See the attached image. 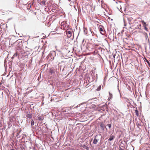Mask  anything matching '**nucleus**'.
Instances as JSON below:
<instances>
[{
	"instance_id": "f257e3e1",
	"label": "nucleus",
	"mask_w": 150,
	"mask_h": 150,
	"mask_svg": "<svg viewBox=\"0 0 150 150\" xmlns=\"http://www.w3.org/2000/svg\"><path fill=\"white\" fill-rule=\"evenodd\" d=\"M71 27L69 25L67 24V22L66 21H63L61 23V29L64 30H69Z\"/></svg>"
},
{
	"instance_id": "f03ea898",
	"label": "nucleus",
	"mask_w": 150,
	"mask_h": 150,
	"mask_svg": "<svg viewBox=\"0 0 150 150\" xmlns=\"http://www.w3.org/2000/svg\"><path fill=\"white\" fill-rule=\"evenodd\" d=\"M73 31V30L71 27L70 28V29L66 30L65 32L68 38H70L71 36Z\"/></svg>"
},
{
	"instance_id": "7ed1b4c3",
	"label": "nucleus",
	"mask_w": 150,
	"mask_h": 150,
	"mask_svg": "<svg viewBox=\"0 0 150 150\" xmlns=\"http://www.w3.org/2000/svg\"><path fill=\"white\" fill-rule=\"evenodd\" d=\"M100 138V136L96 135L95 137L94 140L93 142V143L94 144H96L99 140V138Z\"/></svg>"
},
{
	"instance_id": "20e7f679",
	"label": "nucleus",
	"mask_w": 150,
	"mask_h": 150,
	"mask_svg": "<svg viewBox=\"0 0 150 150\" xmlns=\"http://www.w3.org/2000/svg\"><path fill=\"white\" fill-rule=\"evenodd\" d=\"M56 71V70L55 69L52 68L50 69L49 72L51 74L54 73Z\"/></svg>"
},
{
	"instance_id": "39448f33",
	"label": "nucleus",
	"mask_w": 150,
	"mask_h": 150,
	"mask_svg": "<svg viewBox=\"0 0 150 150\" xmlns=\"http://www.w3.org/2000/svg\"><path fill=\"white\" fill-rule=\"evenodd\" d=\"M100 27L99 28V30L101 34H102V35L103 34V33H104V32L103 31V27L101 26H100Z\"/></svg>"
},
{
	"instance_id": "423d86ee",
	"label": "nucleus",
	"mask_w": 150,
	"mask_h": 150,
	"mask_svg": "<svg viewBox=\"0 0 150 150\" xmlns=\"http://www.w3.org/2000/svg\"><path fill=\"white\" fill-rule=\"evenodd\" d=\"M100 126L101 127V129H104L105 125L103 122H100L99 123Z\"/></svg>"
},
{
	"instance_id": "0eeeda50",
	"label": "nucleus",
	"mask_w": 150,
	"mask_h": 150,
	"mask_svg": "<svg viewBox=\"0 0 150 150\" xmlns=\"http://www.w3.org/2000/svg\"><path fill=\"white\" fill-rule=\"evenodd\" d=\"M115 138V136L114 135H111L108 139V140L109 141H112Z\"/></svg>"
},
{
	"instance_id": "6e6552de",
	"label": "nucleus",
	"mask_w": 150,
	"mask_h": 150,
	"mask_svg": "<svg viewBox=\"0 0 150 150\" xmlns=\"http://www.w3.org/2000/svg\"><path fill=\"white\" fill-rule=\"evenodd\" d=\"M44 117L43 116H40V117H39L38 118V119L40 121H42L44 119Z\"/></svg>"
},
{
	"instance_id": "1a4fd4ad",
	"label": "nucleus",
	"mask_w": 150,
	"mask_h": 150,
	"mask_svg": "<svg viewBox=\"0 0 150 150\" xmlns=\"http://www.w3.org/2000/svg\"><path fill=\"white\" fill-rule=\"evenodd\" d=\"M137 28H138L139 29H141V24H138L137 23Z\"/></svg>"
},
{
	"instance_id": "9d476101",
	"label": "nucleus",
	"mask_w": 150,
	"mask_h": 150,
	"mask_svg": "<svg viewBox=\"0 0 150 150\" xmlns=\"http://www.w3.org/2000/svg\"><path fill=\"white\" fill-rule=\"evenodd\" d=\"M141 22L144 27L146 26V23L144 21H142Z\"/></svg>"
},
{
	"instance_id": "9b49d317",
	"label": "nucleus",
	"mask_w": 150,
	"mask_h": 150,
	"mask_svg": "<svg viewBox=\"0 0 150 150\" xmlns=\"http://www.w3.org/2000/svg\"><path fill=\"white\" fill-rule=\"evenodd\" d=\"M26 117L30 119L32 117V115L30 114H27L26 115Z\"/></svg>"
},
{
	"instance_id": "f8f14e48",
	"label": "nucleus",
	"mask_w": 150,
	"mask_h": 150,
	"mask_svg": "<svg viewBox=\"0 0 150 150\" xmlns=\"http://www.w3.org/2000/svg\"><path fill=\"white\" fill-rule=\"evenodd\" d=\"M135 112L136 115H137V116H138L139 114V112H138V110H135Z\"/></svg>"
},
{
	"instance_id": "ddd939ff",
	"label": "nucleus",
	"mask_w": 150,
	"mask_h": 150,
	"mask_svg": "<svg viewBox=\"0 0 150 150\" xmlns=\"http://www.w3.org/2000/svg\"><path fill=\"white\" fill-rule=\"evenodd\" d=\"M45 0H42L41 2V4L45 5Z\"/></svg>"
},
{
	"instance_id": "4468645a",
	"label": "nucleus",
	"mask_w": 150,
	"mask_h": 150,
	"mask_svg": "<svg viewBox=\"0 0 150 150\" xmlns=\"http://www.w3.org/2000/svg\"><path fill=\"white\" fill-rule=\"evenodd\" d=\"M34 121L33 120H32L31 121V125L32 126H33L34 125Z\"/></svg>"
},
{
	"instance_id": "2eb2a0df",
	"label": "nucleus",
	"mask_w": 150,
	"mask_h": 150,
	"mask_svg": "<svg viewBox=\"0 0 150 150\" xmlns=\"http://www.w3.org/2000/svg\"><path fill=\"white\" fill-rule=\"evenodd\" d=\"M101 88V86H100L98 88H97L96 90L97 91H100V90Z\"/></svg>"
},
{
	"instance_id": "dca6fc26",
	"label": "nucleus",
	"mask_w": 150,
	"mask_h": 150,
	"mask_svg": "<svg viewBox=\"0 0 150 150\" xmlns=\"http://www.w3.org/2000/svg\"><path fill=\"white\" fill-rule=\"evenodd\" d=\"M144 29L145 30H146V31H148V28H146V26H144Z\"/></svg>"
},
{
	"instance_id": "f3484780",
	"label": "nucleus",
	"mask_w": 150,
	"mask_h": 150,
	"mask_svg": "<svg viewBox=\"0 0 150 150\" xmlns=\"http://www.w3.org/2000/svg\"><path fill=\"white\" fill-rule=\"evenodd\" d=\"M107 125L108 126V127H109V128H111V124H108Z\"/></svg>"
},
{
	"instance_id": "a211bd4d",
	"label": "nucleus",
	"mask_w": 150,
	"mask_h": 150,
	"mask_svg": "<svg viewBox=\"0 0 150 150\" xmlns=\"http://www.w3.org/2000/svg\"><path fill=\"white\" fill-rule=\"evenodd\" d=\"M109 94H110V97H112V94L110 93H109Z\"/></svg>"
},
{
	"instance_id": "6ab92c4d",
	"label": "nucleus",
	"mask_w": 150,
	"mask_h": 150,
	"mask_svg": "<svg viewBox=\"0 0 150 150\" xmlns=\"http://www.w3.org/2000/svg\"><path fill=\"white\" fill-rule=\"evenodd\" d=\"M20 132H21V131H20L18 133H17V135H18L19 134Z\"/></svg>"
},
{
	"instance_id": "aec40b11",
	"label": "nucleus",
	"mask_w": 150,
	"mask_h": 150,
	"mask_svg": "<svg viewBox=\"0 0 150 150\" xmlns=\"http://www.w3.org/2000/svg\"><path fill=\"white\" fill-rule=\"evenodd\" d=\"M45 11H47V8H45Z\"/></svg>"
},
{
	"instance_id": "412c9836",
	"label": "nucleus",
	"mask_w": 150,
	"mask_h": 150,
	"mask_svg": "<svg viewBox=\"0 0 150 150\" xmlns=\"http://www.w3.org/2000/svg\"><path fill=\"white\" fill-rule=\"evenodd\" d=\"M120 150H123V149L122 148H120Z\"/></svg>"
},
{
	"instance_id": "4be33fe9",
	"label": "nucleus",
	"mask_w": 150,
	"mask_h": 150,
	"mask_svg": "<svg viewBox=\"0 0 150 150\" xmlns=\"http://www.w3.org/2000/svg\"><path fill=\"white\" fill-rule=\"evenodd\" d=\"M45 37H46L45 35L44 36H43V38H45Z\"/></svg>"
},
{
	"instance_id": "5701e85b",
	"label": "nucleus",
	"mask_w": 150,
	"mask_h": 150,
	"mask_svg": "<svg viewBox=\"0 0 150 150\" xmlns=\"http://www.w3.org/2000/svg\"><path fill=\"white\" fill-rule=\"evenodd\" d=\"M11 150H15L14 149H11Z\"/></svg>"
},
{
	"instance_id": "b1692460",
	"label": "nucleus",
	"mask_w": 150,
	"mask_h": 150,
	"mask_svg": "<svg viewBox=\"0 0 150 150\" xmlns=\"http://www.w3.org/2000/svg\"><path fill=\"white\" fill-rule=\"evenodd\" d=\"M36 12H35V15H36Z\"/></svg>"
}]
</instances>
